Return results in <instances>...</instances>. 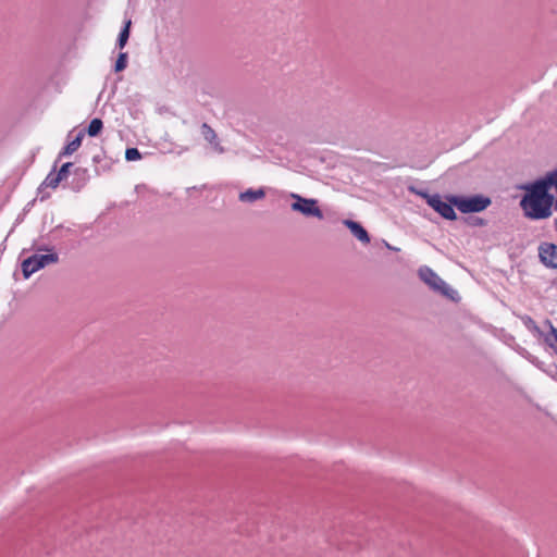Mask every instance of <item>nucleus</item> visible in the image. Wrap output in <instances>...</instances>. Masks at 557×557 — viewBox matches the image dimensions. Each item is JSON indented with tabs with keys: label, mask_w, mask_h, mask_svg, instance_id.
<instances>
[{
	"label": "nucleus",
	"mask_w": 557,
	"mask_h": 557,
	"mask_svg": "<svg viewBox=\"0 0 557 557\" xmlns=\"http://www.w3.org/2000/svg\"><path fill=\"white\" fill-rule=\"evenodd\" d=\"M59 261V256L57 252H50L46 255L34 253L30 257L26 258L22 261V273L24 278H29L30 275L40 269L57 263Z\"/></svg>",
	"instance_id": "nucleus-4"
},
{
	"label": "nucleus",
	"mask_w": 557,
	"mask_h": 557,
	"mask_svg": "<svg viewBox=\"0 0 557 557\" xmlns=\"http://www.w3.org/2000/svg\"><path fill=\"white\" fill-rule=\"evenodd\" d=\"M88 180H89L88 170L85 168H76L73 171V180L70 184V187L75 191H79L81 189H83L86 186Z\"/></svg>",
	"instance_id": "nucleus-8"
},
{
	"label": "nucleus",
	"mask_w": 557,
	"mask_h": 557,
	"mask_svg": "<svg viewBox=\"0 0 557 557\" xmlns=\"http://www.w3.org/2000/svg\"><path fill=\"white\" fill-rule=\"evenodd\" d=\"M85 136V129H82L77 133L75 138L71 140L59 153L58 160H61L63 157H67L73 154L82 145L83 138Z\"/></svg>",
	"instance_id": "nucleus-10"
},
{
	"label": "nucleus",
	"mask_w": 557,
	"mask_h": 557,
	"mask_svg": "<svg viewBox=\"0 0 557 557\" xmlns=\"http://www.w3.org/2000/svg\"><path fill=\"white\" fill-rule=\"evenodd\" d=\"M131 26H132V21L127 20L124 22V26L120 30V34H119L117 40H116V47L121 50L126 46V44L128 41V38L131 35Z\"/></svg>",
	"instance_id": "nucleus-13"
},
{
	"label": "nucleus",
	"mask_w": 557,
	"mask_h": 557,
	"mask_svg": "<svg viewBox=\"0 0 557 557\" xmlns=\"http://www.w3.org/2000/svg\"><path fill=\"white\" fill-rule=\"evenodd\" d=\"M419 277L428 284L433 290L441 293L443 296L456 300L458 293L443 281L431 268L424 265L419 269Z\"/></svg>",
	"instance_id": "nucleus-3"
},
{
	"label": "nucleus",
	"mask_w": 557,
	"mask_h": 557,
	"mask_svg": "<svg viewBox=\"0 0 557 557\" xmlns=\"http://www.w3.org/2000/svg\"><path fill=\"white\" fill-rule=\"evenodd\" d=\"M552 183L545 177L524 187L525 194L520 200V207L525 218L530 220H544L552 215V209L555 208V197L549 193Z\"/></svg>",
	"instance_id": "nucleus-1"
},
{
	"label": "nucleus",
	"mask_w": 557,
	"mask_h": 557,
	"mask_svg": "<svg viewBox=\"0 0 557 557\" xmlns=\"http://www.w3.org/2000/svg\"><path fill=\"white\" fill-rule=\"evenodd\" d=\"M73 166V163L72 162H65L64 164L61 165L60 170L57 172L58 173V177L57 180L58 181H64L69 177V174H70V169Z\"/></svg>",
	"instance_id": "nucleus-17"
},
{
	"label": "nucleus",
	"mask_w": 557,
	"mask_h": 557,
	"mask_svg": "<svg viewBox=\"0 0 557 557\" xmlns=\"http://www.w3.org/2000/svg\"><path fill=\"white\" fill-rule=\"evenodd\" d=\"M448 201L455 205V207L461 213H478L484 211L490 205L492 200L490 197L475 194L471 196H459V195H449Z\"/></svg>",
	"instance_id": "nucleus-2"
},
{
	"label": "nucleus",
	"mask_w": 557,
	"mask_h": 557,
	"mask_svg": "<svg viewBox=\"0 0 557 557\" xmlns=\"http://www.w3.org/2000/svg\"><path fill=\"white\" fill-rule=\"evenodd\" d=\"M102 128H103L102 120L99 117H95L90 121L85 133H87L88 136H90V137H96L101 133Z\"/></svg>",
	"instance_id": "nucleus-14"
},
{
	"label": "nucleus",
	"mask_w": 557,
	"mask_h": 557,
	"mask_svg": "<svg viewBox=\"0 0 557 557\" xmlns=\"http://www.w3.org/2000/svg\"><path fill=\"white\" fill-rule=\"evenodd\" d=\"M466 222L470 226H485L486 221L479 216H469L466 219Z\"/></svg>",
	"instance_id": "nucleus-19"
},
{
	"label": "nucleus",
	"mask_w": 557,
	"mask_h": 557,
	"mask_svg": "<svg viewBox=\"0 0 557 557\" xmlns=\"http://www.w3.org/2000/svg\"><path fill=\"white\" fill-rule=\"evenodd\" d=\"M265 197V190L263 188L258 189H247L239 194V200L242 202H255L257 200L263 199Z\"/></svg>",
	"instance_id": "nucleus-12"
},
{
	"label": "nucleus",
	"mask_w": 557,
	"mask_h": 557,
	"mask_svg": "<svg viewBox=\"0 0 557 557\" xmlns=\"http://www.w3.org/2000/svg\"><path fill=\"white\" fill-rule=\"evenodd\" d=\"M57 177H58V173L55 172V168H54L53 171H51L47 175V177L45 178V181L41 184V186H46V187H50V188H57L59 186V184L62 182V181H58Z\"/></svg>",
	"instance_id": "nucleus-15"
},
{
	"label": "nucleus",
	"mask_w": 557,
	"mask_h": 557,
	"mask_svg": "<svg viewBox=\"0 0 557 557\" xmlns=\"http://www.w3.org/2000/svg\"><path fill=\"white\" fill-rule=\"evenodd\" d=\"M554 226H555V231H556V233H557V218H556V219H555V221H554Z\"/></svg>",
	"instance_id": "nucleus-22"
},
{
	"label": "nucleus",
	"mask_w": 557,
	"mask_h": 557,
	"mask_svg": "<svg viewBox=\"0 0 557 557\" xmlns=\"http://www.w3.org/2000/svg\"><path fill=\"white\" fill-rule=\"evenodd\" d=\"M127 53L126 52H120L119 53V57L115 61V64H114V71L116 73L119 72H122L126 69L127 66Z\"/></svg>",
	"instance_id": "nucleus-16"
},
{
	"label": "nucleus",
	"mask_w": 557,
	"mask_h": 557,
	"mask_svg": "<svg viewBox=\"0 0 557 557\" xmlns=\"http://www.w3.org/2000/svg\"><path fill=\"white\" fill-rule=\"evenodd\" d=\"M201 129V134L203 136V138L210 143L211 145L214 146V148L219 151V152H223L224 149L223 147L220 146L219 141H218V135L215 133V131L207 123H203L200 127Z\"/></svg>",
	"instance_id": "nucleus-11"
},
{
	"label": "nucleus",
	"mask_w": 557,
	"mask_h": 557,
	"mask_svg": "<svg viewBox=\"0 0 557 557\" xmlns=\"http://www.w3.org/2000/svg\"><path fill=\"white\" fill-rule=\"evenodd\" d=\"M540 262L547 269L557 270V245L542 242L537 247Z\"/></svg>",
	"instance_id": "nucleus-6"
},
{
	"label": "nucleus",
	"mask_w": 557,
	"mask_h": 557,
	"mask_svg": "<svg viewBox=\"0 0 557 557\" xmlns=\"http://www.w3.org/2000/svg\"><path fill=\"white\" fill-rule=\"evenodd\" d=\"M344 224L350 230L351 234L357 237L361 243L369 244L370 236L367 230L359 223L352 220H345Z\"/></svg>",
	"instance_id": "nucleus-9"
},
{
	"label": "nucleus",
	"mask_w": 557,
	"mask_h": 557,
	"mask_svg": "<svg viewBox=\"0 0 557 557\" xmlns=\"http://www.w3.org/2000/svg\"><path fill=\"white\" fill-rule=\"evenodd\" d=\"M433 197V195L429 194L428 190H425L422 195V198L425 199V201L428 202V199H431Z\"/></svg>",
	"instance_id": "nucleus-21"
},
{
	"label": "nucleus",
	"mask_w": 557,
	"mask_h": 557,
	"mask_svg": "<svg viewBox=\"0 0 557 557\" xmlns=\"http://www.w3.org/2000/svg\"><path fill=\"white\" fill-rule=\"evenodd\" d=\"M408 191L411 193V194H414L417 196H420L422 197L423 193L425 191L424 189H420V188H417L414 186H409L408 187Z\"/></svg>",
	"instance_id": "nucleus-20"
},
{
	"label": "nucleus",
	"mask_w": 557,
	"mask_h": 557,
	"mask_svg": "<svg viewBox=\"0 0 557 557\" xmlns=\"http://www.w3.org/2000/svg\"><path fill=\"white\" fill-rule=\"evenodd\" d=\"M446 199L447 201H444L440 194H433V197L428 199V205L442 218L455 221L457 219V214L454 210L455 205L448 201V196Z\"/></svg>",
	"instance_id": "nucleus-7"
},
{
	"label": "nucleus",
	"mask_w": 557,
	"mask_h": 557,
	"mask_svg": "<svg viewBox=\"0 0 557 557\" xmlns=\"http://www.w3.org/2000/svg\"><path fill=\"white\" fill-rule=\"evenodd\" d=\"M125 159L126 161H137L141 159V153L135 147L127 148L125 151Z\"/></svg>",
	"instance_id": "nucleus-18"
},
{
	"label": "nucleus",
	"mask_w": 557,
	"mask_h": 557,
	"mask_svg": "<svg viewBox=\"0 0 557 557\" xmlns=\"http://www.w3.org/2000/svg\"><path fill=\"white\" fill-rule=\"evenodd\" d=\"M295 201L290 205L292 210L300 212L305 216H315L323 219V212L318 207V200L312 198H305L297 194H292Z\"/></svg>",
	"instance_id": "nucleus-5"
}]
</instances>
